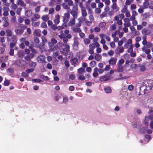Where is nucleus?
I'll list each match as a JSON object with an SVG mask.
<instances>
[{"instance_id": "nucleus-50", "label": "nucleus", "mask_w": 153, "mask_h": 153, "mask_svg": "<svg viewBox=\"0 0 153 153\" xmlns=\"http://www.w3.org/2000/svg\"><path fill=\"white\" fill-rule=\"evenodd\" d=\"M94 31L96 32H98L100 31V28L98 27H96L94 28Z\"/></svg>"}, {"instance_id": "nucleus-30", "label": "nucleus", "mask_w": 153, "mask_h": 153, "mask_svg": "<svg viewBox=\"0 0 153 153\" xmlns=\"http://www.w3.org/2000/svg\"><path fill=\"white\" fill-rule=\"evenodd\" d=\"M17 4L20 5L24 7L25 6V4L24 2L21 0H18L17 1Z\"/></svg>"}, {"instance_id": "nucleus-55", "label": "nucleus", "mask_w": 153, "mask_h": 153, "mask_svg": "<svg viewBox=\"0 0 153 153\" xmlns=\"http://www.w3.org/2000/svg\"><path fill=\"white\" fill-rule=\"evenodd\" d=\"M41 77L43 79L46 80H48L49 79V78L47 76L42 75L41 76Z\"/></svg>"}, {"instance_id": "nucleus-47", "label": "nucleus", "mask_w": 153, "mask_h": 153, "mask_svg": "<svg viewBox=\"0 0 153 153\" xmlns=\"http://www.w3.org/2000/svg\"><path fill=\"white\" fill-rule=\"evenodd\" d=\"M79 22H82L83 21H85V18L83 17H81L78 19Z\"/></svg>"}, {"instance_id": "nucleus-39", "label": "nucleus", "mask_w": 153, "mask_h": 153, "mask_svg": "<svg viewBox=\"0 0 153 153\" xmlns=\"http://www.w3.org/2000/svg\"><path fill=\"white\" fill-rule=\"evenodd\" d=\"M40 22H33L32 23V26L34 27H36L38 26Z\"/></svg>"}, {"instance_id": "nucleus-40", "label": "nucleus", "mask_w": 153, "mask_h": 153, "mask_svg": "<svg viewBox=\"0 0 153 153\" xmlns=\"http://www.w3.org/2000/svg\"><path fill=\"white\" fill-rule=\"evenodd\" d=\"M84 42L85 44H88L90 43V41L88 38H86L84 39Z\"/></svg>"}, {"instance_id": "nucleus-46", "label": "nucleus", "mask_w": 153, "mask_h": 153, "mask_svg": "<svg viewBox=\"0 0 153 153\" xmlns=\"http://www.w3.org/2000/svg\"><path fill=\"white\" fill-rule=\"evenodd\" d=\"M41 27L44 28H46L47 27V25L45 22H43L41 24Z\"/></svg>"}, {"instance_id": "nucleus-11", "label": "nucleus", "mask_w": 153, "mask_h": 153, "mask_svg": "<svg viewBox=\"0 0 153 153\" xmlns=\"http://www.w3.org/2000/svg\"><path fill=\"white\" fill-rule=\"evenodd\" d=\"M40 17V16L39 14L36 13L34 15V18H31V20L33 22L39 19Z\"/></svg>"}, {"instance_id": "nucleus-41", "label": "nucleus", "mask_w": 153, "mask_h": 153, "mask_svg": "<svg viewBox=\"0 0 153 153\" xmlns=\"http://www.w3.org/2000/svg\"><path fill=\"white\" fill-rule=\"evenodd\" d=\"M42 42L43 43V45H44L45 43H46L47 42V40L45 37H42Z\"/></svg>"}, {"instance_id": "nucleus-17", "label": "nucleus", "mask_w": 153, "mask_h": 153, "mask_svg": "<svg viewBox=\"0 0 153 153\" xmlns=\"http://www.w3.org/2000/svg\"><path fill=\"white\" fill-rule=\"evenodd\" d=\"M40 32L39 29H36L34 30L33 32V34L35 36H40Z\"/></svg>"}, {"instance_id": "nucleus-4", "label": "nucleus", "mask_w": 153, "mask_h": 153, "mask_svg": "<svg viewBox=\"0 0 153 153\" xmlns=\"http://www.w3.org/2000/svg\"><path fill=\"white\" fill-rule=\"evenodd\" d=\"M45 57L43 55L38 56L37 58V61L39 62L45 63Z\"/></svg>"}, {"instance_id": "nucleus-45", "label": "nucleus", "mask_w": 153, "mask_h": 153, "mask_svg": "<svg viewBox=\"0 0 153 153\" xmlns=\"http://www.w3.org/2000/svg\"><path fill=\"white\" fill-rule=\"evenodd\" d=\"M114 53V51L112 50H110L109 51L108 53V55L110 56H112Z\"/></svg>"}, {"instance_id": "nucleus-58", "label": "nucleus", "mask_w": 153, "mask_h": 153, "mask_svg": "<svg viewBox=\"0 0 153 153\" xmlns=\"http://www.w3.org/2000/svg\"><path fill=\"white\" fill-rule=\"evenodd\" d=\"M101 10L98 8H96L95 9V12L96 13H101Z\"/></svg>"}, {"instance_id": "nucleus-26", "label": "nucleus", "mask_w": 153, "mask_h": 153, "mask_svg": "<svg viewBox=\"0 0 153 153\" xmlns=\"http://www.w3.org/2000/svg\"><path fill=\"white\" fill-rule=\"evenodd\" d=\"M82 14V15L83 17H85L87 15V13L86 10H85V8L81 9Z\"/></svg>"}, {"instance_id": "nucleus-14", "label": "nucleus", "mask_w": 153, "mask_h": 153, "mask_svg": "<svg viewBox=\"0 0 153 153\" xmlns=\"http://www.w3.org/2000/svg\"><path fill=\"white\" fill-rule=\"evenodd\" d=\"M142 34L144 35H147L151 33V31L149 30L146 29H143L142 30Z\"/></svg>"}, {"instance_id": "nucleus-33", "label": "nucleus", "mask_w": 153, "mask_h": 153, "mask_svg": "<svg viewBox=\"0 0 153 153\" xmlns=\"http://www.w3.org/2000/svg\"><path fill=\"white\" fill-rule=\"evenodd\" d=\"M42 19L44 21H47L49 19V17L48 15H45L42 17Z\"/></svg>"}, {"instance_id": "nucleus-54", "label": "nucleus", "mask_w": 153, "mask_h": 153, "mask_svg": "<svg viewBox=\"0 0 153 153\" xmlns=\"http://www.w3.org/2000/svg\"><path fill=\"white\" fill-rule=\"evenodd\" d=\"M68 100V98L66 97H65L63 98V102L65 103L67 102Z\"/></svg>"}, {"instance_id": "nucleus-64", "label": "nucleus", "mask_w": 153, "mask_h": 153, "mask_svg": "<svg viewBox=\"0 0 153 153\" xmlns=\"http://www.w3.org/2000/svg\"><path fill=\"white\" fill-rule=\"evenodd\" d=\"M25 24L28 25L30 22V20L29 19H25Z\"/></svg>"}, {"instance_id": "nucleus-18", "label": "nucleus", "mask_w": 153, "mask_h": 153, "mask_svg": "<svg viewBox=\"0 0 153 153\" xmlns=\"http://www.w3.org/2000/svg\"><path fill=\"white\" fill-rule=\"evenodd\" d=\"M85 71V69L82 68H80L77 70V73L78 75H80L81 74H83V73Z\"/></svg>"}, {"instance_id": "nucleus-29", "label": "nucleus", "mask_w": 153, "mask_h": 153, "mask_svg": "<svg viewBox=\"0 0 153 153\" xmlns=\"http://www.w3.org/2000/svg\"><path fill=\"white\" fill-rule=\"evenodd\" d=\"M16 33L18 34L22 33L23 32V30L22 28L18 29L15 30Z\"/></svg>"}, {"instance_id": "nucleus-61", "label": "nucleus", "mask_w": 153, "mask_h": 153, "mask_svg": "<svg viewBox=\"0 0 153 153\" xmlns=\"http://www.w3.org/2000/svg\"><path fill=\"white\" fill-rule=\"evenodd\" d=\"M136 7V5L134 4H132L131 5V9L132 10L135 9Z\"/></svg>"}, {"instance_id": "nucleus-25", "label": "nucleus", "mask_w": 153, "mask_h": 153, "mask_svg": "<svg viewBox=\"0 0 153 153\" xmlns=\"http://www.w3.org/2000/svg\"><path fill=\"white\" fill-rule=\"evenodd\" d=\"M106 24L105 22H102L100 23L99 24V27L102 29H104L106 26Z\"/></svg>"}, {"instance_id": "nucleus-2", "label": "nucleus", "mask_w": 153, "mask_h": 153, "mask_svg": "<svg viewBox=\"0 0 153 153\" xmlns=\"http://www.w3.org/2000/svg\"><path fill=\"white\" fill-rule=\"evenodd\" d=\"M69 51V45L66 44L65 45V48L61 50V53L64 54H66Z\"/></svg>"}, {"instance_id": "nucleus-7", "label": "nucleus", "mask_w": 153, "mask_h": 153, "mask_svg": "<svg viewBox=\"0 0 153 153\" xmlns=\"http://www.w3.org/2000/svg\"><path fill=\"white\" fill-rule=\"evenodd\" d=\"M129 19L128 18H124L123 21L124 22V26L125 27H129L130 25Z\"/></svg>"}, {"instance_id": "nucleus-43", "label": "nucleus", "mask_w": 153, "mask_h": 153, "mask_svg": "<svg viewBox=\"0 0 153 153\" xmlns=\"http://www.w3.org/2000/svg\"><path fill=\"white\" fill-rule=\"evenodd\" d=\"M62 5L63 7L65 9H69L70 8L69 6L67 5L66 4L63 3L62 4Z\"/></svg>"}, {"instance_id": "nucleus-16", "label": "nucleus", "mask_w": 153, "mask_h": 153, "mask_svg": "<svg viewBox=\"0 0 153 153\" xmlns=\"http://www.w3.org/2000/svg\"><path fill=\"white\" fill-rule=\"evenodd\" d=\"M98 68L97 67L95 68L94 69V73L93 74V76L95 77L97 76L98 75V73L97 72Z\"/></svg>"}, {"instance_id": "nucleus-34", "label": "nucleus", "mask_w": 153, "mask_h": 153, "mask_svg": "<svg viewBox=\"0 0 153 153\" xmlns=\"http://www.w3.org/2000/svg\"><path fill=\"white\" fill-rule=\"evenodd\" d=\"M10 84V81L5 79L4 82V85L5 86H7Z\"/></svg>"}, {"instance_id": "nucleus-52", "label": "nucleus", "mask_w": 153, "mask_h": 153, "mask_svg": "<svg viewBox=\"0 0 153 153\" xmlns=\"http://www.w3.org/2000/svg\"><path fill=\"white\" fill-rule=\"evenodd\" d=\"M71 13L72 15H73V16L74 17V18H76V13L75 12H74V10H72L71 12Z\"/></svg>"}, {"instance_id": "nucleus-24", "label": "nucleus", "mask_w": 153, "mask_h": 153, "mask_svg": "<svg viewBox=\"0 0 153 153\" xmlns=\"http://www.w3.org/2000/svg\"><path fill=\"white\" fill-rule=\"evenodd\" d=\"M32 14V11L30 10H27L25 12V14L27 17H30L31 16Z\"/></svg>"}, {"instance_id": "nucleus-38", "label": "nucleus", "mask_w": 153, "mask_h": 153, "mask_svg": "<svg viewBox=\"0 0 153 153\" xmlns=\"http://www.w3.org/2000/svg\"><path fill=\"white\" fill-rule=\"evenodd\" d=\"M95 59L97 61H99L101 59V56L99 54H97L95 56Z\"/></svg>"}, {"instance_id": "nucleus-21", "label": "nucleus", "mask_w": 153, "mask_h": 153, "mask_svg": "<svg viewBox=\"0 0 153 153\" xmlns=\"http://www.w3.org/2000/svg\"><path fill=\"white\" fill-rule=\"evenodd\" d=\"M79 43L78 41L74 40L73 45V48L75 50H77L78 49V45Z\"/></svg>"}, {"instance_id": "nucleus-8", "label": "nucleus", "mask_w": 153, "mask_h": 153, "mask_svg": "<svg viewBox=\"0 0 153 153\" xmlns=\"http://www.w3.org/2000/svg\"><path fill=\"white\" fill-rule=\"evenodd\" d=\"M89 53L91 54L94 53V49L95 48V45L94 44H91L89 45Z\"/></svg>"}, {"instance_id": "nucleus-27", "label": "nucleus", "mask_w": 153, "mask_h": 153, "mask_svg": "<svg viewBox=\"0 0 153 153\" xmlns=\"http://www.w3.org/2000/svg\"><path fill=\"white\" fill-rule=\"evenodd\" d=\"M72 29L74 31L76 32H80L81 31V30L80 28L79 27H72Z\"/></svg>"}, {"instance_id": "nucleus-13", "label": "nucleus", "mask_w": 153, "mask_h": 153, "mask_svg": "<svg viewBox=\"0 0 153 153\" xmlns=\"http://www.w3.org/2000/svg\"><path fill=\"white\" fill-rule=\"evenodd\" d=\"M3 11H4L3 15L4 16H7L8 15V12L9 10V8L7 7H4L3 8Z\"/></svg>"}, {"instance_id": "nucleus-35", "label": "nucleus", "mask_w": 153, "mask_h": 153, "mask_svg": "<svg viewBox=\"0 0 153 153\" xmlns=\"http://www.w3.org/2000/svg\"><path fill=\"white\" fill-rule=\"evenodd\" d=\"M133 51V45H130L129 48L128 49V52L129 53H130Z\"/></svg>"}, {"instance_id": "nucleus-23", "label": "nucleus", "mask_w": 153, "mask_h": 153, "mask_svg": "<svg viewBox=\"0 0 153 153\" xmlns=\"http://www.w3.org/2000/svg\"><path fill=\"white\" fill-rule=\"evenodd\" d=\"M142 50L147 54H149L150 52V49H146L145 47H143L142 48Z\"/></svg>"}, {"instance_id": "nucleus-51", "label": "nucleus", "mask_w": 153, "mask_h": 153, "mask_svg": "<svg viewBox=\"0 0 153 153\" xmlns=\"http://www.w3.org/2000/svg\"><path fill=\"white\" fill-rule=\"evenodd\" d=\"M92 22L91 21H85V24L88 26H90L91 25V24Z\"/></svg>"}, {"instance_id": "nucleus-63", "label": "nucleus", "mask_w": 153, "mask_h": 153, "mask_svg": "<svg viewBox=\"0 0 153 153\" xmlns=\"http://www.w3.org/2000/svg\"><path fill=\"white\" fill-rule=\"evenodd\" d=\"M125 13V16L126 17H129L131 15L129 11H128V10Z\"/></svg>"}, {"instance_id": "nucleus-12", "label": "nucleus", "mask_w": 153, "mask_h": 153, "mask_svg": "<svg viewBox=\"0 0 153 153\" xmlns=\"http://www.w3.org/2000/svg\"><path fill=\"white\" fill-rule=\"evenodd\" d=\"M60 16L59 15H56L55 16V19L54 20V23L56 24H58L59 22Z\"/></svg>"}, {"instance_id": "nucleus-3", "label": "nucleus", "mask_w": 153, "mask_h": 153, "mask_svg": "<svg viewBox=\"0 0 153 153\" xmlns=\"http://www.w3.org/2000/svg\"><path fill=\"white\" fill-rule=\"evenodd\" d=\"M111 78L110 76L105 75L103 76H101L100 79V80L101 82L106 81L109 80Z\"/></svg>"}, {"instance_id": "nucleus-49", "label": "nucleus", "mask_w": 153, "mask_h": 153, "mask_svg": "<svg viewBox=\"0 0 153 153\" xmlns=\"http://www.w3.org/2000/svg\"><path fill=\"white\" fill-rule=\"evenodd\" d=\"M32 81L36 82H40L42 81V80L39 79H33Z\"/></svg>"}, {"instance_id": "nucleus-5", "label": "nucleus", "mask_w": 153, "mask_h": 153, "mask_svg": "<svg viewBox=\"0 0 153 153\" xmlns=\"http://www.w3.org/2000/svg\"><path fill=\"white\" fill-rule=\"evenodd\" d=\"M117 60V58L114 57H111L108 61L109 64L111 65H114L116 64Z\"/></svg>"}, {"instance_id": "nucleus-1", "label": "nucleus", "mask_w": 153, "mask_h": 153, "mask_svg": "<svg viewBox=\"0 0 153 153\" xmlns=\"http://www.w3.org/2000/svg\"><path fill=\"white\" fill-rule=\"evenodd\" d=\"M146 85L147 90L152 89L153 88V81L152 80H148Z\"/></svg>"}, {"instance_id": "nucleus-20", "label": "nucleus", "mask_w": 153, "mask_h": 153, "mask_svg": "<svg viewBox=\"0 0 153 153\" xmlns=\"http://www.w3.org/2000/svg\"><path fill=\"white\" fill-rule=\"evenodd\" d=\"M24 52L22 51H18L17 55L20 58H22L24 56Z\"/></svg>"}, {"instance_id": "nucleus-44", "label": "nucleus", "mask_w": 153, "mask_h": 153, "mask_svg": "<svg viewBox=\"0 0 153 153\" xmlns=\"http://www.w3.org/2000/svg\"><path fill=\"white\" fill-rule=\"evenodd\" d=\"M69 17L70 14L69 13H67L64 14V16L63 17V18H67V19H69Z\"/></svg>"}, {"instance_id": "nucleus-10", "label": "nucleus", "mask_w": 153, "mask_h": 153, "mask_svg": "<svg viewBox=\"0 0 153 153\" xmlns=\"http://www.w3.org/2000/svg\"><path fill=\"white\" fill-rule=\"evenodd\" d=\"M104 90L106 93H110L112 92V89L109 86H106L104 88Z\"/></svg>"}, {"instance_id": "nucleus-28", "label": "nucleus", "mask_w": 153, "mask_h": 153, "mask_svg": "<svg viewBox=\"0 0 153 153\" xmlns=\"http://www.w3.org/2000/svg\"><path fill=\"white\" fill-rule=\"evenodd\" d=\"M149 117H145L144 123L146 125H147L148 124V122L149 121Z\"/></svg>"}, {"instance_id": "nucleus-59", "label": "nucleus", "mask_w": 153, "mask_h": 153, "mask_svg": "<svg viewBox=\"0 0 153 153\" xmlns=\"http://www.w3.org/2000/svg\"><path fill=\"white\" fill-rule=\"evenodd\" d=\"M79 6L81 8V9L85 8L83 6V3L82 2H81L79 3Z\"/></svg>"}, {"instance_id": "nucleus-42", "label": "nucleus", "mask_w": 153, "mask_h": 153, "mask_svg": "<svg viewBox=\"0 0 153 153\" xmlns=\"http://www.w3.org/2000/svg\"><path fill=\"white\" fill-rule=\"evenodd\" d=\"M78 77V79H79L81 80H84L85 79V76L83 75H79Z\"/></svg>"}, {"instance_id": "nucleus-6", "label": "nucleus", "mask_w": 153, "mask_h": 153, "mask_svg": "<svg viewBox=\"0 0 153 153\" xmlns=\"http://www.w3.org/2000/svg\"><path fill=\"white\" fill-rule=\"evenodd\" d=\"M57 42V41L56 39L53 38H52L51 39V42H49L48 45L50 47H52L54 44H56Z\"/></svg>"}, {"instance_id": "nucleus-15", "label": "nucleus", "mask_w": 153, "mask_h": 153, "mask_svg": "<svg viewBox=\"0 0 153 153\" xmlns=\"http://www.w3.org/2000/svg\"><path fill=\"white\" fill-rule=\"evenodd\" d=\"M124 70V67L122 65H117V71L119 72H122Z\"/></svg>"}, {"instance_id": "nucleus-53", "label": "nucleus", "mask_w": 153, "mask_h": 153, "mask_svg": "<svg viewBox=\"0 0 153 153\" xmlns=\"http://www.w3.org/2000/svg\"><path fill=\"white\" fill-rule=\"evenodd\" d=\"M11 7L12 9H15L17 8V6L16 4L13 3L12 4Z\"/></svg>"}, {"instance_id": "nucleus-32", "label": "nucleus", "mask_w": 153, "mask_h": 153, "mask_svg": "<svg viewBox=\"0 0 153 153\" xmlns=\"http://www.w3.org/2000/svg\"><path fill=\"white\" fill-rule=\"evenodd\" d=\"M6 35L8 36H12V32L10 30H7L6 31Z\"/></svg>"}, {"instance_id": "nucleus-31", "label": "nucleus", "mask_w": 153, "mask_h": 153, "mask_svg": "<svg viewBox=\"0 0 153 153\" xmlns=\"http://www.w3.org/2000/svg\"><path fill=\"white\" fill-rule=\"evenodd\" d=\"M128 10L127 6L125 5L123 8L121 10V12L123 13H125Z\"/></svg>"}, {"instance_id": "nucleus-9", "label": "nucleus", "mask_w": 153, "mask_h": 153, "mask_svg": "<svg viewBox=\"0 0 153 153\" xmlns=\"http://www.w3.org/2000/svg\"><path fill=\"white\" fill-rule=\"evenodd\" d=\"M124 49L123 47H117L116 48L115 51L117 53H120L124 51Z\"/></svg>"}, {"instance_id": "nucleus-36", "label": "nucleus", "mask_w": 153, "mask_h": 153, "mask_svg": "<svg viewBox=\"0 0 153 153\" xmlns=\"http://www.w3.org/2000/svg\"><path fill=\"white\" fill-rule=\"evenodd\" d=\"M124 60L122 59H120L119 60L117 65H122V64L124 62Z\"/></svg>"}, {"instance_id": "nucleus-60", "label": "nucleus", "mask_w": 153, "mask_h": 153, "mask_svg": "<svg viewBox=\"0 0 153 153\" xmlns=\"http://www.w3.org/2000/svg\"><path fill=\"white\" fill-rule=\"evenodd\" d=\"M69 78L72 80H74L75 79V76L74 75L71 74L69 76Z\"/></svg>"}, {"instance_id": "nucleus-62", "label": "nucleus", "mask_w": 153, "mask_h": 153, "mask_svg": "<svg viewBox=\"0 0 153 153\" xmlns=\"http://www.w3.org/2000/svg\"><path fill=\"white\" fill-rule=\"evenodd\" d=\"M110 67L109 65H107L104 68V71H108L110 69Z\"/></svg>"}, {"instance_id": "nucleus-56", "label": "nucleus", "mask_w": 153, "mask_h": 153, "mask_svg": "<svg viewBox=\"0 0 153 153\" xmlns=\"http://www.w3.org/2000/svg\"><path fill=\"white\" fill-rule=\"evenodd\" d=\"M60 96L59 95H56L54 98V100L55 101H57L60 98Z\"/></svg>"}, {"instance_id": "nucleus-57", "label": "nucleus", "mask_w": 153, "mask_h": 153, "mask_svg": "<svg viewBox=\"0 0 153 153\" xmlns=\"http://www.w3.org/2000/svg\"><path fill=\"white\" fill-rule=\"evenodd\" d=\"M115 29L116 26L114 25H111L110 28V29L111 30H114Z\"/></svg>"}, {"instance_id": "nucleus-19", "label": "nucleus", "mask_w": 153, "mask_h": 153, "mask_svg": "<svg viewBox=\"0 0 153 153\" xmlns=\"http://www.w3.org/2000/svg\"><path fill=\"white\" fill-rule=\"evenodd\" d=\"M75 23V18H74L72 19H71L68 22V25L70 26H72L74 25Z\"/></svg>"}, {"instance_id": "nucleus-48", "label": "nucleus", "mask_w": 153, "mask_h": 153, "mask_svg": "<svg viewBox=\"0 0 153 153\" xmlns=\"http://www.w3.org/2000/svg\"><path fill=\"white\" fill-rule=\"evenodd\" d=\"M16 41H15L14 42L11 43L10 44V47L11 48H13L14 47L15 45L16 44Z\"/></svg>"}, {"instance_id": "nucleus-22", "label": "nucleus", "mask_w": 153, "mask_h": 153, "mask_svg": "<svg viewBox=\"0 0 153 153\" xmlns=\"http://www.w3.org/2000/svg\"><path fill=\"white\" fill-rule=\"evenodd\" d=\"M112 8L115 11H117L119 10V8L117 6L115 3H113Z\"/></svg>"}, {"instance_id": "nucleus-37", "label": "nucleus", "mask_w": 153, "mask_h": 153, "mask_svg": "<svg viewBox=\"0 0 153 153\" xmlns=\"http://www.w3.org/2000/svg\"><path fill=\"white\" fill-rule=\"evenodd\" d=\"M90 65L92 67H94L96 65V62L95 61H91L90 63Z\"/></svg>"}]
</instances>
